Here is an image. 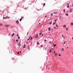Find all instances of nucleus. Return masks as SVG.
Masks as SVG:
<instances>
[{"label":"nucleus","instance_id":"1","mask_svg":"<svg viewBox=\"0 0 73 73\" xmlns=\"http://www.w3.org/2000/svg\"><path fill=\"white\" fill-rule=\"evenodd\" d=\"M10 17H6L5 18L4 17H3V19H8V18H9Z\"/></svg>","mask_w":73,"mask_h":73},{"label":"nucleus","instance_id":"2","mask_svg":"<svg viewBox=\"0 0 73 73\" xmlns=\"http://www.w3.org/2000/svg\"><path fill=\"white\" fill-rule=\"evenodd\" d=\"M16 23H17V24H19V21H18V20H17L16 21Z\"/></svg>","mask_w":73,"mask_h":73},{"label":"nucleus","instance_id":"3","mask_svg":"<svg viewBox=\"0 0 73 73\" xmlns=\"http://www.w3.org/2000/svg\"><path fill=\"white\" fill-rule=\"evenodd\" d=\"M72 9H71L69 11L70 12H72Z\"/></svg>","mask_w":73,"mask_h":73},{"label":"nucleus","instance_id":"4","mask_svg":"<svg viewBox=\"0 0 73 73\" xmlns=\"http://www.w3.org/2000/svg\"><path fill=\"white\" fill-rule=\"evenodd\" d=\"M0 26L1 27H2V26H3V24L2 23L0 24Z\"/></svg>","mask_w":73,"mask_h":73},{"label":"nucleus","instance_id":"5","mask_svg":"<svg viewBox=\"0 0 73 73\" xmlns=\"http://www.w3.org/2000/svg\"><path fill=\"white\" fill-rule=\"evenodd\" d=\"M58 56H61V53H59L58 54Z\"/></svg>","mask_w":73,"mask_h":73},{"label":"nucleus","instance_id":"6","mask_svg":"<svg viewBox=\"0 0 73 73\" xmlns=\"http://www.w3.org/2000/svg\"><path fill=\"white\" fill-rule=\"evenodd\" d=\"M22 17L21 19H20V21H21V20H22V17Z\"/></svg>","mask_w":73,"mask_h":73},{"label":"nucleus","instance_id":"7","mask_svg":"<svg viewBox=\"0 0 73 73\" xmlns=\"http://www.w3.org/2000/svg\"><path fill=\"white\" fill-rule=\"evenodd\" d=\"M38 37V35H36V36L35 37V38H37Z\"/></svg>","mask_w":73,"mask_h":73},{"label":"nucleus","instance_id":"8","mask_svg":"<svg viewBox=\"0 0 73 73\" xmlns=\"http://www.w3.org/2000/svg\"><path fill=\"white\" fill-rule=\"evenodd\" d=\"M66 31H68V30H69V29H68V28H66Z\"/></svg>","mask_w":73,"mask_h":73},{"label":"nucleus","instance_id":"9","mask_svg":"<svg viewBox=\"0 0 73 73\" xmlns=\"http://www.w3.org/2000/svg\"><path fill=\"white\" fill-rule=\"evenodd\" d=\"M5 27H9V25H5Z\"/></svg>","mask_w":73,"mask_h":73},{"label":"nucleus","instance_id":"10","mask_svg":"<svg viewBox=\"0 0 73 73\" xmlns=\"http://www.w3.org/2000/svg\"><path fill=\"white\" fill-rule=\"evenodd\" d=\"M63 27H64V28H66V25H64L63 26Z\"/></svg>","mask_w":73,"mask_h":73},{"label":"nucleus","instance_id":"11","mask_svg":"<svg viewBox=\"0 0 73 73\" xmlns=\"http://www.w3.org/2000/svg\"><path fill=\"white\" fill-rule=\"evenodd\" d=\"M23 48H25V44H24Z\"/></svg>","mask_w":73,"mask_h":73},{"label":"nucleus","instance_id":"12","mask_svg":"<svg viewBox=\"0 0 73 73\" xmlns=\"http://www.w3.org/2000/svg\"><path fill=\"white\" fill-rule=\"evenodd\" d=\"M54 47H55V46H56V44H55L54 45Z\"/></svg>","mask_w":73,"mask_h":73},{"label":"nucleus","instance_id":"13","mask_svg":"<svg viewBox=\"0 0 73 73\" xmlns=\"http://www.w3.org/2000/svg\"><path fill=\"white\" fill-rule=\"evenodd\" d=\"M48 30H49V31H50V28H49L48 29Z\"/></svg>","mask_w":73,"mask_h":73},{"label":"nucleus","instance_id":"14","mask_svg":"<svg viewBox=\"0 0 73 73\" xmlns=\"http://www.w3.org/2000/svg\"><path fill=\"white\" fill-rule=\"evenodd\" d=\"M64 49L63 48H62V51H64Z\"/></svg>","mask_w":73,"mask_h":73},{"label":"nucleus","instance_id":"15","mask_svg":"<svg viewBox=\"0 0 73 73\" xmlns=\"http://www.w3.org/2000/svg\"><path fill=\"white\" fill-rule=\"evenodd\" d=\"M45 3H44L43 4V7H44V6H45Z\"/></svg>","mask_w":73,"mask_h":73},{"label":"nucleus","instance_id":"16","mask_svg":"<svg viewBox=\"0 0 73 73\" xmlns=\"http://www.w3.org/2000/svg\"><path fill=\"white\" fill-rule=\"evenodd\" d=\"M37 44H38V45H39L40 44V43H39V42H37Z\"/></svg>","mask_w":73,"mask_h":73},{"label":"nucleus","instance_id":"17","mask_svg":"<svg viewBox=\"0 0 73 73\" xmlns=\"http://www.w3.org/2000/svg\"><path fill=\"white\" fill-rule=\"evenodd\" d=\"M57 53H56L55 54V56H57Z\"/></svg>","mask_w":73,"mask_h":73},{"label":"nucleus","instance_id":"18","mask_svg":"<svg viewBox=\"0 0 73 73\" xmlns=\"http://www.w3.org/2000/svg\"><path fill=\"white\" fill-rule=\"evenodd\" d=\"M49 52H52V51L51 50H50V51H49Z\"/></svg>","mask_w":73,"mask_h":73},{"label":"nucleus","instance_id":"19","mask_svg":"<svg viewBox=\"0 0 73 73\" xmlns=\"http://www.w3.org/2000/svg\"><path fill=\"white\" fill-rule=\"evenodd\" d=\"M73 25V23H71V25Z\"/></svg>","mask_w":73,"mask_h":73},{"label":"nucleus","instance_id":"20","mask_svg":"<svg viewBox=\"0 0 73 73\" xmlns=\"http://www.w3.org/2000/svg\"><path fill=\"white\" fill-rule=\"evenodd\" d=\"M54 52L53 54H54V53H56V52H55V51H54Z\"/></svg>","mask_w":73,"mask_h":73},{"label":"nucleus","instance_id":"21","mask_svg":"<svg viewBox=\"0 0 73 73\" xmlns=\"http://www.w3.org/2000/svg\"><path fill=\"white\" fill-rule=\"evenodd\" d=\"M63 11H64V12H65V9H64L63 10Z\"/></svg>","mask_w":73,"mask_h":73},{"label":"nucleus","instance_id":"22","mask_svg":"<svg viewBox=\"0 0 73 73\" xmlns=\"http://www.w3.org/2000/svg\"><path fill=\"white\" fill-rule=\"evenodd\" d=\"M32 38H33V37H31V38H30V40H32Z\"/></svg>","mask_w":73,"mask_h":73},{"label":"nucleus","instance_id":"23","mask_svg":"<svg viewBox=\"0 0 73 73\" xmlns=\"http://www.w3.org/2000/svg\"><path fill=\"white\" fill-rule=\"evenodd\" d=\"M69 5H68L67 6V8H69Z\"/></svg>","mask_w":73,"mask_h":73},{"label":"nucleus","instance_id":"24","mask_svg":"<svg viewBox=\"0 0 73 73\" xmlns=\"http://www.w3.org/2000/svg\"><path fill=\"white\" fill-rule=\"evenodd\" d=\"M66 16H68V14L67 13V14H66Z\"/></svg>","mask_w":73,"mask_h":73},{"label":"nucleus","instance_id":"25","mask_svg":"<svg viewBox=\"0 0 73 73\" xmlns=\"http://www.w3.org/2000/svg\"><path fill=\"white\" fill-rule=\"evenodd\" d=\"M18 40L17 39V40H16V41H17V42H18Z\"/></svg>","mask_w":73,"mask_h":73},{"label":"nucleus","instance_id":"26","mask_svg":"<svg viewBox=\"0 0 73 73\" xmlns=\"http://www.w3.org/2000/svg\"><path fill=\"white\" fill-rule=\"evenodd\" d=\"M50 24H52V21H50Z\"/></svg>","mask_w":73,"mask_h":73},{"label":"nucleus","instance_id":"27","mask_svg":"<svg viewBox=\"0 0 73 73\" xmlns=\"http://www.w3.org/2000/svg\"><path fill=\"white\" fill-rule=\"evenodd\" d=\"M18 38H19V39H20V36H19Z\"/></svg>","mask_w":73,"mask_h":73},{"label":"nucleus","instance_id":"28","mask_svg":"<svg viewBox=\"0 0 73 73\" xmlns=\"http://www.w3.org/2000/svg\"><path fill=\"white\" fill-rule=\"evenodd\" d=\"M17 54H19V52H18Z\"/></svg>","mask_w":73,"mask_h":73},{"label":"nucleus","instance_id":"29","mask_svg":"<svg viewBox=\"0 0 73 73\" xmlns=\"http://www.w3.org/2000/svg\"><path fill=\"white\" fill-rule=\"evenodd\" d=\"M13 35H15V34L14 33H13Z\"/></svg>","mask_w":73,"mask_h":73},{"label":"nucleus","instance_id":"30","mask_svg":"<svg viewBox=\"0 0 73 73\" xmlns=\"http://www.w3.org/2000/svg\"><path fill=\"white\" fill-rule=\"evenodd\" d=\"M29 34V32H28L27 33V35H28V34Z\"/></svg>","mask_w":73,"mask_h":73},{"label":"nucleus","instance_id":"31","mask_svg":"<svg viewBox=\"0 0 73 73\" xmlns=\"http://www.w3.org/2000/svg\"><path fill=\"white\" fill-rule=\"evenodd\" d=\"M20 43H21V42H20V43L19 44V45H20V46H21V45L20 44Z\"/></svg>","mask_w":73,"mask_h":73},{"label":"nucleus","instance_id":"32","mask_svg":"<svg viewBox=\"0 0 73 73\" xmlns=\"http://www.w3.org/2000/svg\"><path fill=\"white\" fill-rule=\"evenodd\" d=\"M41 67H39V69H41Z\"/></svg>","mask_w":73,"mask_h":73},{"label":"nucleus","instance_id":"33","mask_svg":"<svg viewBox=\"0 0 73 73\" xmlns=\"http://www.w3.org/2000/svg\"><path fill=\"white\" fill-rule=\"evenodd\" d=\"M41 34H42V33H40L39 34V35H41Z\"/></svg>","mask_w":73,"mask_h":73},{"label":"nucleus","instance_id":"34","mask_svg":"<svg viewBox=\"0 0 73 73\" xmlns=\"http://www.w3.org/2000/svg\"><path fill=\"white\" fill-rule=\"evenodd\" d=\"M55 22H56L57 21H56V20H55Z\"/></svg>","mask_w":73,"mask_h":73},{"label":"nucleus","instance_id":"35","mask_svg":"<svg viewBox=\"0 0 73 73\" xmlns=\"http://www.w3.org/2000/svg\"><path fill=\"white\" fill-rule=\"evenodd\" d=\"M31 36H30V37H29V38H31Z\"/></svg>","mask_w":73,"mask_h":73},{"label":"nucleus","instance_id":"36","mask_svg":"<svg viewBox=\"0 0 73 73\" xmlns=\"http://www.w3.org/2000/svg\"><path fill=\"white\" fill-rule=\"evenodd\" d=\"M17 36H19V35L17 34Z\"/></svg>","mask_w":73,"mask_h":73},{"label":"nucleus","instance_id":"37","mask_svg":"<svg viewBox=\"0 0 73 73\" xmlns=\"http://www.w3.org/2000/svg\"><path fill=\"white\" fill-rule=\"evenodd\" d=\"M51 15H51V16H52V15H53V14H51Z\"/></svg>","mask_w":73,"mask_h":73},{"label":"nucleus","instance_id":"38","mask_svg":"<svg viewBox=\"0 0 73 73\" xmlns=\"http://www.w3.org/2000/svg\"><path fill=\"white\" fill-rule=\"evenodd\" d=\"M62 37H63L64 36V35H62Z\"/></svg>","mask_w":73,"mask_h":73},{"label":"nucleus","instance_id":"39","mask_svg":"<svg viewBox=\"0 0 73 73\" xmlns=\"http://www.w3.org/2000/svg\"><path fill=\"white\" fill-rule=\"evenodd\" d=\"M46 41V40H44V41Z\"/></svg>","mask_w":73,"mask_h":73},{"label":"nucleus","instance_id":"40","mask_svg":"<svg viewBox=\"0 0 73 73\" xmlns=\"http://www.w3.org/2000/svg\"><path fill=\"white\" fill-rule=\"evenodd\" d=\"M50 44H51V41H50Z\"/></svg>","mask_w":73,"mask_h":73},{"label":"nucleus","instance_id":"41","mask_svg":"<svg viewBox=\"0 0 73 73\" xmlns=\"http://www.w3.org/2000/svg\"><path fill=\"white\" fill-rule=\"evenodd\" d=\"M58 25H56V27H58Z\"/></svg>","mask_w":73,"mask_h":73},{"label":"nucleus","instance_id":"42","mask_svg":"<svg viewBox=\"0 0 73 73\" xmlns=\"http://www.w3.org/2000/svg\"><path fill=\"white\" fill-rule=\"evenodd\" d=\"M29 40V39H27V41H28Z\"/></svg>","mask_w":73,"mask_h":73},{"label":"nucleus","instance_id":"43","mask_svg":"<svg viewBox=\"0 0 73 73\" xmlns=\"http://www.w3.org/2000/svg\"><path fill=\"white\" fill-rule=\"evenodd\" d=\"M54 28H56V27H54Z\"/></svg>","mask_w":73,"mask_h":73},{"label":"nucleus","instance_id":"44","mask_svg":"<svg viewBox=\"0 0 73 73\" xmlns=\"http://www.w3.org/2000/svg\"><path fill=\"white\" fill-rule=\"evenodd\" d=\"M53 25H54V23H53Z\"/></svg>","mask_w":73,"mask_h":73},{"label":"nucleus","instance_id":"45","mask_svg":"<svg viewBox=\"0 0 73 73\" xmlns=\"http://www.w3.org/2000/svg\"><path fill=\"white\" fill-rule=\"evenodd\" d=\"M10 34H9V36H10Z\"/></svg>","mask_w":73,"mask_h":73},{"label":"nucleus","instance_id":"46","mask_svg":"<svg viewBox=\"0 0 73 73\" xmlns=\"http://www.w3.org/2000/svg\"><path fill=\"white\" fill-rule=\"evenodd\" d=\"M60 17H60L59 18H60Z\"/></svg>","mask_w":73,"mask_h":73},{"label":"nucleus","instance_id":"47","mask_svg":"<svg viewBox=\"0 0 73 73\" xmlns=\"http://www.w3.org/2000/svg\"><path fill=\"white\" fill-rule=\"evenodd\" d=\"M13 35H12V37H13Z\"/></svg>","mask_w":73,"mask_h":73},{"label":"nucleus","instance_id":"48","mask_svg":"<svg viewBox=\"0 0 73 73\" xmlns=\"http://www.w3.org/2000/svg\"><path fill=\"white\" fill-rule=\"evenodd\" d=\"M67 48H69V47H68V46H67Z\"/></svg>","mask_w":73,"mask_h":73},{"label":"nucleus","instance_id":"49","mask_svg":"<svg viewBox=\"0 0 73 73\" xmlns=\"http://www.w3.org/2000/svg\"><path fill=\"white\" fill-rule=\"evenodd\" d=\"M54 14H55V13H56L54 12Z\"/></svg>","mask_w":73,"mask_h":73},{"label":"nucleus","instance_id":"50","mask_svg":"<svg viewBox=\"0 0 73 73\" xmlns=\"http://www.w3.org/2000/svg\"><path fill=\"white\" fill-rule=\"evenodd\" d=\"M63 44H65V43L64 42V43H63Z\"/></svg>","mask_w":73,"mask_h":73},{"label":"nucleus","instance_id":"51","mask_svg":"<svg viewBox=\"0 0 73 73\" xmlns=\"http://www.w3.org/2000/svg\"><path fill=\"white\" fill-rule=\"evenodd\" d=\"M72 40H73V37H72Z\"/></svg>","mask_w":73,"mask_h":73},{"label":"nucleus","instance_id":"52","mask_svg":"<svg viewBox=\"0 0 73 73\" xmlns=\"http://www.w3.org/2000/svg\"><path fill=\"white\" fill-rule=\"evenodd\" d=\"M21 51H20V53H21Z\"/></svg>","mask_w":73,"mask_h":73},{"label":"nucleus","instance_id":"53","mask_svg":"<svg viewBox=\"0 0 73 73\" xmlns=\"http://www.w3.org/2000/svg\"><path fill=\"white\" fill-rule=\"evenodd\" d=\"M54 23V24H56V23Z\"/></svg>","mask_w":73,"mask_h":73},{"label":"nucleus","instance_id":"54","mask_svg":"<svg viewBox=\"0 0 73 73\" xmlns=\"http://www.w3.org/2000/svg\"><path fill=\"white\" fill-rule=\"evenodd\" d=\"M64 38H65V36H64Z\"/></svg>","mask_w":73,"mask_h":73},{"label":"nucleus","instance_id":"55","mask_svg":"<svg viewBox=\"0 0 73 73\" xmlns=\"http://www.w3.org/2000/svg\"><path fill=\"white\" fill-rule=\"evenodd\" d=\"M40 46H43L42 45H41Z\"/></svg>","mask_w":73,"mask_h":73},{"label":"nucleus","instance_id":"56","mask_svg":"<svg viewBox=\"0 0 73 73\" xmlns=\"http://www.w3.org/2000/svg\"><path fill=\"white\" fill-rule=\"evenodd\" d=\"M46 16H46L45 17H46Z\"/></svg>","mask_w":73,"mask_h":73},{"label":"nucleus","instance_id":"57","mask_svg":"<svg viewBox=\"0 0 73 73\" xmlns=\"http://www.w3.org/2000/svg\"><path fill=\"white\" fill-rule=\"evenodd\" d=\"M27 44H28V42H27Z\"/></svg>","mask_w":73,"mask_h":73},{"label":"nucleus","instance_id":"58","mask_svg":"<svg viewBox=\"0 0 73 73\" xmlns=\"http://www.w3.org/2000/svg\"><path fill=\"white\" fill-rule=\"evenodd\" d=\"M64 42L65 43L66 42V41H64Z\"/></svg>","mask_w":73,"mask_h":73},{"label":"nucleus","instance_id":"59","mask_svg":"<svg viewBox=\"0 0 73 73\" xmlns=\"http://www.w3.org/2000/svg\"><path fill=\"white\" fill-rule=\"evenodd\" d=\"M40 21V20H39V21Z\"/></svg>","mask_w":73,"mask_h":73},{"label":"nucleus","instance_id":"60","mask_svg":"<svg viewBox=\"0 0 73 73\" xmlns=\"http://www.w3.org/2000/svg\"><path fill=\"white\" fill-rule=\"evenodd\" d=\"M39 25H40V23H39Z\"/></svg>","mask_w":73,"mask_h":73},{"label":"nucleus","instance_id":"61","mask_svg":"<svg viewBox=\"0 0 73 73\" xmlns=\"http://www.w3.org/2000/svg\"><path fill=\"white\" fill-rule=\"evenodd\" d=\"M69 3H68V4H67V5H69Z\"/></svg>","mask_w":73,"mask_h":73},{"label":"nucleus","instance_id":"62","mask_svg":"<svg viewBox=\"0 0 73 73\" xmlns=\"http://www.w3.org/2000/svg\"><path fill=\"white\" fill-rule=\"evenodd\" d=\"M72 54H73V53H72Z\"/></svg>","mask_w":73,"mask_h":73},{"label":"nucleus","instance_id":"63","mask_svg":"<svg viewBox=\"0 0 73 73\" xmlns=\"http://www.w3.org/2000/svg\"><path fill=\"white\" fill-rule=\"evenodd\" d=\"M55 13H56V14H57V13L56 12Z\"/></svg>","mask_w":73,"mask_h":73},{"label":"nucleus","instance_id":"64","mask_svg":"<svg viewBox=\"0 0 73 73\" xmlns=\"http://www.w3.org/2000/svg\"><path fill=\"white\" fill-rule=\"evenodd\" d=\"M72 6H73V5H72Z\"/></svg>","mask_w":73,"mask_h":73}]
</instances>
